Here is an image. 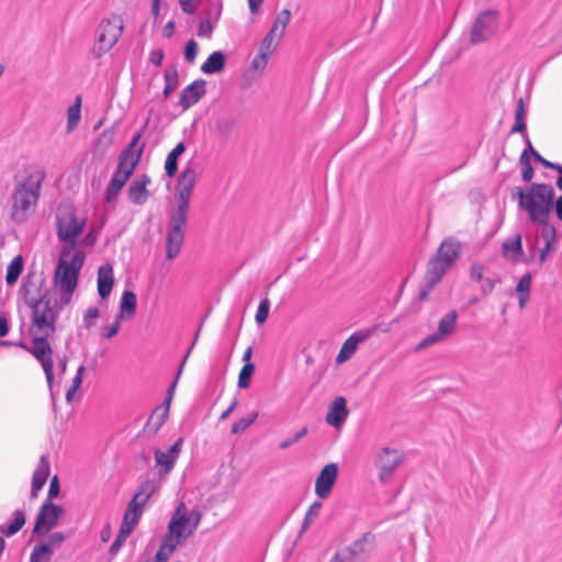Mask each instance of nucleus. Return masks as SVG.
Here are the masks:
<instances>
[{"instance_id": "obj_1", "label": "nucleus", "mask_w": 562, "mask_h": 562, "mask_svg": "<svg viewBox=\"0 0 562 562\" xmlns=\"http://www.w3.org/2000/svg\"><path fill=\"white\" fill-rule=\"evenodd\" d=\"M513 198L517 199L520 210L526 212L530 222L548 225L553 211L554 189L546 183H532L526 188H516Z\"/></svg>"}, {"instance_id": "obj_2", "label": "nucleus", "mask_w": 562, "mask_h": 562, "mask_svg": "<svg viewBox=\"0 0 562 562\" xmlns=\"http://www.w3.org/2000/svg\"><path fill=\"white\" fill-rule=\"evenodd\" d=\"M44 173L40 170L18 179L11 194V220L18 224L26 222L34 213L41 194Z\"/></svg>"}, {"instance_id": "obj_3", "label": "nucleus", "mask_w": 562, "mask_h": 562, "mask_svg": "<svg viewBox=\"0 0 562 562\" xmlns=\"http://www.w3.org/2000/svg\"><path fill=\"white\" fill-rule=\"evenodd\" d=\"M85 259L83 250L71 252L70 248H61L54 274V286L61 304H68L71 301Z\"/></svg>"}, {"instance_id": "obj_4", "label": "nucleus", "mask_w": 562, "mask_h": 562, "mask_svg": "<svg viewBox=\"0 0 562 562\" xmlns=\"http://www.w3.org/2000/svg\"><path fill=\"white\" fill-rule=\"evenodd\" d=\"M460 254V244L453 238H446L439 246L436 255L429 260L426 288L420 291V299H427L432 288L452 268Z\"/></svg>"}, {"instance_id": "obj_5", "label": "nucleus", "mask_w": 562, "mask_h": 562, "mask_svg": "<svg viewBox=\"0 0 562 562\" xmlns=\"http://www.w3.org/2000/svg\"><path fill=\"white\" fill-rule=\"evenodd\" d=\"M87 225V216L79 214L74 205L61 204L56 212V233L61 248H70L71 252L78 250L77 239L83 233Z\"/></svg>"}, {"instance_id": "obj_6", "label": "nucleus", "mask_w": 562, "mask_h": 562, "mask_svg": "<svg viewBox=\"0 0 562 562\" xmlns=\"http://www.w3.org/2000/svg\"><path fill=\"white\" fill-rule=\"evenodd\" d=\"M140 136V133H136L128 147L121 154L117 170L113 175L106 189V201L113 200L119 194L138 164L142 149H137L136 146Z\"/></svg>"}, {"instance_id": "obj_7", "label": "nucleus", "mask_w": 562, "mask_h": 562, "mask_svg": "<svg viewBox=\"0 0 562 562\" xmlns=\"http://www.w3.org/2000/svg\"><path fill=\"white\" fill-rule=\"evenodd\" d=\"M202 515L199 510H189L183 502L176 507L165 535L179 546L194 533L201 522Z\"/></svg>"}, {"instance_id": "obj_8", "label": "nucleus", "mask_w": 562, "mask_h": 562, "mask_svg": "<svg viewBox=\"0 0 562 562\" xmlns=\"http://www.w3.org/2000/svg\"><path fill=\"white\" fill-rule=\"evenodd\" d=\"M124 31V20L121 14L112 13L103 18L95 30L93 54L101 57L110 52L119 42Z\"/></svg>"}, {"instance_id": "obj_9", "label": "nucleus", "mask_w": 562, "mask_h": 562, "mask_svg": "<svg viewBox=\"0 0 562 562\" xmlns=\"http://www.w3.org/2000/svg\"><path fill=\"white\" fill-rule=\"evenodd\" d=\"M31 331L33 335H50L55 331L56 312L48 301L38 300L33 306Z\"/></svg>"}, {"instance_id": "obj_10", "label": "nucleus", "mask_w": 562, "mask_h": 562, "mask_svg": "<svg viewBox=\"0 0 562 562\" xmlns=\"http://www.w3.org/2000/svg\"><path fill=\"white\" fill-rule=\"evenodd\" d=\"M458 314L456 311H451L443 315L439 323L437 331L426 336L415 348L416 351H420L430 346L439 344L450 337L457 327Z\"/></svg>"}, {"instance_id": "obj_11", "label": "nucleus", "mask_w": 562, "mask_h": 562, "mask_svg": "<svg viewBox=\"0 0 562 562\" xmlns=\"http://www.w3.org/2000/svg\"><path fill=\"white\" fill-rule=\"evenodd\" d=\"M374 462L379 469L380 482L386 483L402 463V453L396 449L384 447L376 452Z\"/></svg>"}, {"instance_id": "obj_12", "label": "nucleus", "mask_w": 562, "mask_h": 562, "mask_svg": "<svg viewBox=\"0 0 562 562\" xmlns=\"http://www.w3.org/2000/svg\"><path fill=\"white\" fill-rule=\"evenodd\" d=\"M32 353L41 362L49 387L52 389L54 373L52 348L47 341L49 335H33Z\"/></svg>"}, {"instance_id": "obj_13", "label": "nucleus", "mask_w": 562, "mask_h": 562, "mask_svg": "<svg viewBox=\"0 0 562 562\" xmlns=\"http://www.w3.org/2000/svg\"><path fill=\"white\" fill-rule=\"evenodd\" d=\"M498 25L497 11L487 10L481 13L472 27L471 42L476 44L490 38L496 31Z\"/></svg>"}, {"instance_id": "obj_14", "label": "nucleus", "mask_w": 562, "mask_h": 562, "mask_svg": "<svg viewBox=\"0 0 562 562\" xmlns=\"http://www.w3.org/2000/svg\"><path fill=\"white\" fill-rule=\"evenodd\" d=\"M63 515V508L49 499H46L35 520L34 533L47 532L57 526L60 516Z\"/></svg>"}, {"instance_id": "obj_15", "label": "nucleus", "mask_w": 562, "mask_h": 562, "mask_svg": "<svg viewBox=\"0 0 562 562\" xmlns=\"http://www.w3.org/2000/svg\"><path fill=\"white\" fill-rule=\"evenodd\" d=\"M199 171L195 164L192 161L188 162L179 175L177 180V200L189 201L191 199L192 191L198 183Z\"/></svg>"}, {"instance_id": "obj_16", "label": "nucleus", "mask_w": 562, "mask_h": 562, "mask_svg": "<svg viewBox=\"0 0 562 562\" xmlns=\"http://www.w3.org/2000/svg\"><path fill=\"white\" fill-rule=\"evenodd\" d=\"M338 476V465L336 463L326 464L315 481V493L319 498H327L331 493Z\"/></svg>"}, {"instance_id": "obj_17", "label": "nucleus", "mask_w": 562, "mask_h": 562, "mask_svg": "<svg viewBox=\"0 0 562 562\" xmlns=\"http://www.w3.org/2000/svg\"><path fill=\"white\" fill-rule=\"evenodd\" d=\"M373 335L372 329H361L355 331L341 346L336 357L337 363H344L349 360L358 349L359 344L366 341Z\"/></svg>"}, {"instance_id": "obj_18", "label": "nucleus", "mask_w": 562, "mask_h": 562, "mask_svg": "<svg viewBox=\"0 0 562 562\" xmlns=\"http://www.w3.org/2000/svg\"><path fill=\"white\" fill-rule=\"evenodd\" d=\"M374 536L366 533L360 539L350 544L347 549L339 551L340 553H347L348 561L361 562L367 554L373 549Z\"/></svg>"}, {"instance_id": "obj_19", "label": "nucleus", "mask_w": 562, "mask_h": 562, "mask_svg": "<svg viewBox=\"0 0 562 562\" xmlns=\"http://www.w3.org/2000/svg\"><path fill=\"white\" fill-rule=\"evenodd\" d=\"M182 443L183 439L179 438L168 450L164 451L157 449L154 452L156 464L162 468L165 474H168L173 469L179 458Z\"/></svg>"}, {"instance_id": "obj_20", "label": "nucleus", "mask_w": 562, "mask_h": 562, "mask_svg": "<svg viewBox=\"0 0 562 562\" xmlns=\"http://www.w3.org/2000/svg\"><path fill=\"white\" fill-rule=\"evenodd\" d=\"M348 415L349 412L347 408L346 398L342 396H337L330 403L325 419L329 426L339 429L346 423Z\"/></svg>"}, {"instance_id": "obj_21", "label": "nucleus", "mask_w": 562, "mask_h": 562, "mask_svg": "<svg viewBox=\"0 0 562 562\" xmlns=\"http://www.w3.org/2000/svg\"><path fill=\"white\" fill-rule=\"evenodd\" d=\"M114 281L115 279L112 265L105 263L100 266L98 269L97 288L98 294L102 301L110 296Z\"/></svg>"}, {"instance_id": "obj_22", "label": "nucleus", "mask_w": 562, "mask_h": 562, "mask_svg": "<svg viewBox=\"0 0 562 562\" xmlns=\"http://www.w3.org/2000/svg\"><path fill=\"white\" fill-rule=\"evenodd\" d=\"M50 472L49 461L46 456L40 458V462L33 472L31 497L36 498L40 491L45 485Z\"/></svg>"}, {"instance_id": "obj_23", "label": "nucleus", "mask_w": 562, "mask_h": 562, "mask_svg": "<svg viewBox=\"0 0 562 562\" xmlns=\"http://www.w3.org/2000/svg\"><path fill=\"white\" fill-rule=\"evenodd\" d=\"M205 94V83L203 80H196L186 87L180 94V104L187 110L194 105Z\"/></svg>"}, {"instance_id": "obj_24", "label": "nucleus", "mask_w": 562, "mask_h": 562, "mask_svg": "<svg viewBox=\"0 0 562 562\" xmlns=\"http://www.w3.org/2000/svg\"><path fill=\"white\" fill-rule=\"evenodd\" d=\"M144 512V506L131 501L127 504L126 510L124 513L123 521L121 524L120 530L131 535L133 530L138 525L140 517Z\"/></svg>"}, {"instance_id": "obj_25", "label": "nucleus", "mask_w": 562, "mask_h": 562, "mask_svg": "<svg viewBox=\"0 0 562 562\" xmlns=\"http://www.w3.org/2000/svg\"><path fill=\"white\" fill-rule=\"evenodd\" d=\"M150 183V179L146 175H142L136 178L128 188V199L131 202L137 205L144 204L148 199L147 186Z\"/></svg>"}, {"instance_id": "obj_26", "label": "nucleus", "mask_w": 562, "mask_h": 562, "mask_svg": "<svg viewBox=\"0 0 562 562\" xmlns=\"http://www.w3.org/2000/svg\"><path fill=\"white\" fill-rule=\"evenodd\" d=\"M183 236V229L169 227L166 239V256L168 259H173L179 255Z\"/></svg>"}, {"instance_id": "obj_27", "label": "nucleus", "mask_w": 562, "mask_h": 562, "mask_svg": "<svg viewBox=\"0 0 562 562\" xmlns=\"http://www.w3.org/2000/svg\"><path fill=\"white\" fill-rule=\"evenodd\" d=\"M136 306L137 299L135 293L130 290L124 291L121 297L120 311L116 317L122 321L131 319L135 315Z\"/></svg>"}, {"instance_id": "obj_28", "label": "nucleus", "mask_w": 562, "mask_h": 562, "mask_svg": "<svg viewBox=\"0 0 562 562\" xmlns=\"http://www.w3.org/2000/svg\"><path fill=\"white\" fill-rule=\"evenodd\" d=\"M541 237L544 239V247L540 250L539 254V263H544L548 259L549 254L554 248V241L557 239V231L552 225L543 226L541 231Z\"/></svg>"}, {"instance_id": "obj_29", "label": "nucleus", "mask_w": 562, "mask_h": 562, "mask_svg": "<svg viewBox=\"0 0 562 562\" xmlns=\"http://www.w3.org/2000/svg\"><path fill=\"white\" fill-rule=\"evenodd\" d=\"M503 255L505 258L517 261L522 256V246L520 235L507 238L503 243Z\"/></svg>"}, {"instance_id": "obj_30", "label": "nucleus", "mask_w": 562, "mask_h": 562, "mask_svg": "<svg viewBox=\"0 0 562 562\" xmlns=\"http://www.w3.org/2000/svg\"><path fill=\"white\" fill-rule=\"evenodd\" d=\"M225 66V55L220 52H213L201 66L204 74L212 75L223 70Z\"/></svg>"}, {"instance_id": "obj_31", "label": "nucleus", "mask_w": 562, "mask_h": 562, "mask_svg": "<svg viewBox=\"0 0 562 562\" xmlns=\"http://www.w3.org/2000/svg\"><path fill=\"white\" fill-rule=\"evenodd\" d=\"M81 95H77L75 103L70 105L67 110L66 132L68 134H70L77 128L81 120Z\"/></svg>"}, {"instance_id": "obj_32", "label": "nucleus", "mask_w": 562, "mask_h": 562, "mask_svg": "<svg viewBox=\"0 0 562 562\" xmlns=\"http://www.w3.org/2000/svg\"><path fill=\"white\" fill-rule=\"evenodd\" d=\"M189 201L177 200V209L171 215L169 227L183 229L187 223Z\"/></svg>"}, {"instance_id": "obj_33", "label": "nucleus", "mask_w": 562, "mask_h": 562, "mask_svg": "<svg viewBox=\"0 0 562 562\" xmlns=\"http://www.w3.org/2000/svg\"><path fill=\"white\" fill-rule=\"evenodd\" d=\"M25 524V514L23 510L18 509L13 514V519L10 524L0 526V532L7 537H11L19 532Z\"/></svg>"}, {"instance_id": "obj_34", "label": "nucleus", "mask_w": 562, "mask_h": 562, "mask_svg": "<svg viewBox=\"0 0 562 562\" xmlns=\"http://www.w3.org/2000/svg\"><path fill=\"white\" fill-rule=\"evenodd\" d=\"M530 288H531V274L526 273L522 276L517 285H516V293L518 295L519 306L520 308H524L527 302L529 301L530 295Z\"/></svg>"}, {"instance_id": "obj_35", "label": "nucleus", "mask_w": 562, "mask_h": 562, "mask_svg": "<svg viewBox=\"0 0 562 562\" xmlns=\"http://www.w3.org/2000/svg\"><path fill=\"white\" fill-rule=\"evenodd\" d=\"M23 271L22 256H15L7 268L5 282L8 285H13Z\"/></svg>"}, {"instance_id": "obj_36", "label": "nucleus", "mask_w": 562, "mask_h": 562, "mask_svg": "<svg viewBox=\"0 0 562 562\" xmlns=\"http://www.w3.org/2000/svg\"><path fill=\"white\" fill-rule=\"evenodd\" d=\"M178 547V543L164 536L159 550L156 554V560L147 562H166Z\"/></svg>"}, {"instance_id": "obj_37", "label": "nucleus", "mask_w": 562, "mask_h": 562, "mask_svg": "<svg viewBox=\"0 0 562 562\" xmlns=\"http://www.w3.org/2000/svg\"><path fill=\"white\" fill-rule=\"evenodd\" d=\"M291 20V11L289 9H283L279 14L277 15L270 31L272 34H277L280 37L283 36L285 29Z\"/></svg>"}, {"instance_id": "obj_38", "label": "nucleus", "mask_w": 562, "mask_h": 562, "mask_svg": "<svg viewBox=\"0 0 562 562\" xmlns=\"http://www.w3.org/2000/svg\"><path fill=\"white\" fill-rule=\"evenodd\" d=\"M155 490V483L151 481H146L139 486L138 492L134 495L132 501L145 507L146 503L154 494Z\"/></svg>"}, {"instance_id": "obj_39", "label": "nucleus", "mask_w": 562, "mask_h": 562, "mask_svg": "<svg viewBox=\"0 0 562 562\" xmlns=\"http://www.w3.org/2000/svg\"><path fill=\"white\" fill-rule=\"evenodd\" d=\"M52 554L53 550L44 542H41L34 547L30 557V562H48Z\"/></svg>"}, {"instance_id": "obj_40", "label": "nucleus", "mask_w": 562, "mask_h": 562, "mask_svg": "<svg viewBox=\"0 0 562 562\" xmlns=\"http://www.w3.org/2000/svg\"><path fill=\"white\" fill-rule=\"evenodd\" d=\"M281 38L282 37H280L279 35L272 34V32L269 31L260 43L259 52L266 53L271 56L272 53L277 49Z\"/></svg>"}, {"instance_id": "obj_41", "label": "nucleus", "mask_w": 562, "mask_h": 562, "mask_svg": "<svg viewBox=\"0 0 562 562\" xmlns=\"http://www.w3.org/2000/svg\"><path fill=\"white\" fill-rule=\"evenodd\" d=\"M165 89L164 95L168 98L178 87V72L176 68H168L164 74Z\"/></svg>"}, {"instance_id": "obj_42", "label": "nucleus", "mask_w": 562, "mask_h": 562, "mask_svg": "<svg viewBox=\"0 0 562 562\" xmlns=\"http://www.w3.org/2000/svg\"><path fill=\"white\" fill-rule=\"evenodd\" d=\"M169 408L170 407L162 404L161 406H158L151 414L150 423H153L156 429H159L167 420Z\"/></svg>"}, {"instance_id": "obj_43", "label": "nucleus", "mask_w": 562, "mask_h": 562, "mask_svg": "<svg viewBox=\"0 0 562 562\" xmlns=\"http://www.w3.org/2000/svg\"><path fill=\"white\" fill-rule=\"evenodd\" d=\"M255 371L254 363H245L238 375V386L246 389L250 385L251 375Z\"/></svg>"}, {"instance_id": "obj_44", "label": "nucleus", "mask_w": 562, "mask_h": 562, "mask_svg": "<svg viewBox=\"0 0 562 562\" xmlns=\"http://www.w3.org/2000/svg\"><path fill=\"white\" fill-rule=\"evenodd\" d=\"M516 123L512 127L513 133L525 132L526 123H525V109L522 104V100H519L516 112H515Z\"/></svg>"}, {"instance_id": "obj_45", "label": "nucleus", "mask_w": 562, "mask_h": 562, "mask_svg": "<svg viewBox=\"0 0 562 562\" xmlns=\"http://www.w3.org/2000/svg\"><path fill=\"white\" fill-rule=\"evenodd\" d=\"M258 417V413L254 412L249 416L240 418L232 426L233 434H240L245 431Z\"/></svg>"}, {"instance_id": "obj_46", "label": "nucleus", "mask_w": 562, "mask_h": 562, "mask_svg": "<svg viewBox=\"0 0 562 562\" xmlns=\"http://www.w3.org/2000/svg\"><path fill=\"white\" fill-rule=\"evenodd\" d=\"M520 161L522 165L521 178L525 182H529L533 177V168L530 165L529 158L527 156V150L522 151Z\"/></svg>"}, {"instance_id": "obj_47", "label": "nucleus", "mask_w": 562, "mask_h": 562, "mask_svg": "<svg viewBox=\"0 0 562 562\" xmlns=\"http://www.w3.org/2000/svg\"><path fill=\"white\" fill-rule=\"evenodd\" d=\"M122 319H119L116 316L114 322L110 325H104L101 328V336L106 339L113 338L120 330Z\"/></svg>"}, {"instance_id": "obj_48", "label": "nucleus", "mask_w": 562, "mask_h": 562, "mask_svg": "<svg viewBox=\"0 0 562 562\" xmlns=\"http://www.w3.org/2000/svg\"><path fill=\"white\" fill-rule=\"evenodd\" d=\"M100 316L99 308L97 306H90L83 315V326L90 329L94 326L95 319Z\"/></svg>"}, {"instance_id": "obj_49", "label": "nucleus", "mask_w": 562, "mask_h": 562, "mask_svg": "<svg viewBox=\"0 0 562 562\" xmlns=\"http://www.w3.org/2000/svg\"><path fill=\"white\" fill-rule=\"evenodd\" d=\"M179 157L169 153L165 161V171L169 178H172L178 169Z\"/></svg>"}, {"instance_id": "obj_50", "label": "nucleus", "mask_w": 562, "mask_h": 562, "mask_svg": "<svg viewBox=\"0 0 562 562\" xmlns=\"http://www.w3.org/2000/svg\"><path fill=\"white\" fill-rule=\"evenodd\" d=\"M270 304L267 299L260 301L256 313V322L262 324L267 321L269 314Z\"/></svg>"}, {"instance_id": "obj_51", "label": "nucleus", "mask_w": 562, "mask_h": 562, "mask_svg": "<svg viewBox=\"0 0 562 562\" xmlns=\"http://www.w3.org/2000/svg\"><path fill=\"white\" fill-rule=\"evenodd\" d=\"M199 50L198 43L194 40H190L187 42L184 47V58L189 63H193L196 58Z\"/></svg>"}, {"instance_id": "obj_52", "label": "nucleus", "mask_w": 562, "mask_h": 562, "mask_svg": "<svg viewBox=\"0 0 562 562\" xmlns=\"http://www.w3.org/2000/svg\"><path fill=\"white\" fill-rule=\"evenodd\" d=\"M65 541V535L60 531H56L50 533L45 541H43L45 544H47L53 551L55 548H58L61 546V543Z\"/></svg>"}, {"instance_id": "obj_53", "label": "nucleus", "mask_w": 562, "mask_h": 562, "mask_svg": "<svg viewBox=\"0 0 562 562\" xmlns=\"http://www.w3.org/2000/svg\"><path fill=\"white\" fill-rule=\"evenodd\" d=\"M270 58V55L266 53L258 52L257 56L251 61V68L258 71H262Z\"/></svg>"}, {"instance_id": "obj_54", "label": "nucleus", "mask_w": 562, "mask_h": 562, "mask_svg": "<svg viewBox=\"0 0 562 562\" xmlns=\"http://www.w3.org/2000/svg\"><path fill=\"white\" fill-rule=\"evenodd\" d=\"M306 434H307V428L303 427L293 437L286 438V439L282 440L279 446H280L281 449H288L292 445H294L297 441H300Z\"/></svg>"}, {"instance_id": "obj_55", "label": "nucleus", "mask_w": 562, "mask_h": 562, "mask_svg": "<svg viewBox=\"0 0 562 562\" xmlns=\"http://www.w3.org/2000/svg\"><path fill=\"white\" fill-rule=\"evenodd\" d=\"M527 145H528V148L530 149L531 154L535 156L536 160L540 161L548 168L557 170L558 172H560L562 175V165L550 162V161H547L546 159H543L537 151L533 150L529 139H527Z\"/></svg>"}, {"instance_id": "obj_56", "label": "nucleus", "mask_w": 562, "mask_h": 562, "mask_svg": "<svg viewBox=\"0 0 562 562\" xmlns=\"http://www.w3.org/2000/svg\"><path fill=\"white\" fill-rule=\"evenodd\" d=\"M128 537H130V535L119 530V533H117L115 540L113 541V543L110 547V553L112 555L117 554V552L121 550V548L123 547V544L125 543V541Z\"/></svg>"}, {"instance_id": "obj_57", "label": "nucleus", "mask_w": 562, "mask_h": 562, "mask_svg": "<svg viewBox=\"0 0 562 562\" xmlns=\"http://www.w3.org/2000/svg\"><path fill=\"white\" fill-rule=\"evenodd\" d=\"M178 1L181 7V10L187 14L194 13L201 3V0H178Z\"/></svg>"}, {"instance_id": "obj_58", "label": "nucleus", "mask_w": 562, "mask_h": 562, "mask_svg": "<svg viewBox=\"0 0 562 562\" xmlns=\"http://www.w3.org/2000/svg\"><path fill=\"white\" fill-rule=\"evenodd\" d=\"M213 32V25L210 20L204 19L200 22L198 35L201 37H210Z\"/></svg>"}, {"instance_id": "obj_59", "label": "nucleus", "mask_w": 562, "mask_h": 562, "mask_svg": "<svg viewBox=\"0 0 562 562\" xmlns=\"http://www.w3.org/2000/svg\"><path fill=\"white\" fill-rule=\"evenodd\" d=\"M164 60V52L161 49H155L150 52L149 61L156 66H160Z\"/></svg>"}, {"instance_id": "obj_60", "label": "nucleus", "mask_w": 562, "mask_h": 562, "mask_svg": "<svg viewBox=\"0 0 562 562\" xmlns=\"http://www.w3.org/2000/svg\"><path fill=\"white\" fill-rule=\"evenodd\" d=\"M59 493V484L57 476H54L50 481L49 488H48V499L54 498Z\"/></svg>"}, {"instance_id": "obj_61", "label": "nucleus", "mask_w": 562, "mask_h": 562, "mask_svg": "<svg viewBox=\"0 0 562 562\" xmlns=\"http://www.w3.org/2000/svg\"><path fill=\"white\" fill-rule=\"evenodd\" d=\"M83 372H85V367L83 366H80L78 369H77V372H76V375L75 378L72 379V385L71 387H75L76 390H78L82 383V375H83Z\"/></svg>"}, {"instance_id": "obj_62", "label": "nucleus", "mask_w": 562, "mask_h": 562, "mask_svg": "<svg viewBox=\"0 0 562 562\" xmlns=\"http://www.w3.org/2000/svg\"><path fill=\"white\" fill-rule=\"evenodd\" d=\"M151 13L154 16V22H160V0H151Z\"/></svg>"}, {"instance_id": "obj_63", "label": "nucleus", "mask_w": 562, "mask_h": 562, "mask_svg": "<svg viewBox=\"0 0 562 562\" xmlns=\"http://www.w3.org/2000/svg\"><path fill=\"white\" fill-rule=\"evenodd\" d=\"M553 210L557 217L562 222V194L557 200L553 199Z\"/></svg>"}, {"instance_id": "obj_64", "label": "nucleus", "mask_w": 562, "mask_h": 562, "mask_svg": "<svg viewBox=\"0 0 562 562\" xmlns=\"http://www.w3.org/2000/svg\"><path fill=\"white\" fill-rule=\"evenodd\" d=\"M176 29V24L173 21H169L162 30V34L165 37L169 38L173 35Z\"/></svg>"}]
</instances>
